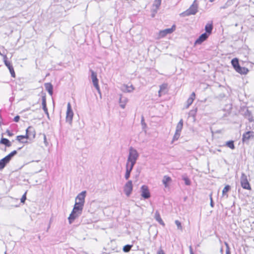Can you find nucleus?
<instances>
[{"mask_svg":"<svg viewBox=\"0 0 254 254\" xmlns=\"http://www.w3.org/2000/svg\"><path fill=\"white\" fill-rule=\"evenodd\" d=\"M122 90L125 92H131L134 90V88L132 85L128 86L127 85H124L122 87Z\"/></svg>","mask_w":254,"mask_h":254,"instance_id":"5701e85b","label":"nucleus"},{"mask_svg":"<svg viewBox=\"0 0 254 254\" xmlns=\"http://www.w3.org/2000/svg\"><path fill=\"white\" fill-rule=\"evenodd\" d=\"M136 162H127L126 165V169L132 171V169L135 164Z\"/></svg>","mask_w":254,"mask_h":254,"instance_id":"a878e982","label":"nucleus"},{"mask_svg":"<svg viewBox=\"0 0 254 254\" xmlns=\"http://www.w3.org/2000/svg\"><path fill=\"white\" fill-rule=\"evenodd\" d=\"M73 113L71 108V104L69 102L67 105V110L66 113V122L68 123L70 125L71 124Z\"/></svg>","mask_w":254,"mask_h":254,"instance_id":"39448f33","label":"nucleus"},{"mask_svg":"<svg viewBox=\"0 0 254 254\" xmlns=\"http://www.w3.org/2000/svg\"><path fill=\"white\" fill-rule=\"evenodd\" d=\"M231 188L229 185H226L222 190V194L223 196L225 195V194L230 190Z\"/></svg>","mask_w":254,"mask_h":254,"instance_id":"f704fd0d","label":"nucleus"},{"mask_svg":"<svg viewBox=\"0 0 254 254\" xmlns=\"http://www.w3.org/2000/svg\"><path fill=\"white\" fill-rule=\"evenodd\" d=\"M24 138H26V139H32L30 136H29L28 134H27V133L26 132V134L25 135H24Z\"/></svg>","mask_w":254,"mask_h":254,"instance_id":"09e8293b","label":"nucleus"},{"mask_svg":"<svg viewBox=\"0 0 254 254\" xmlns=\"http://www.w3.org/2000/svg\"><path fill=\"white\" fill-rule=\"evenodd\" d=\"M132 183L131 180L128 181L125 184L124 188V191L127 196H129L132 190Z\"/></svg>","mask_w":254,"mask_h":254,"instance_id":"6e6552de","label":"nucleus"},{"mask_svg":"<svg viewBox=\"0 0 254 254\" xmlns=\"http://www.w3.org/2000/svg\"><path fill=\"white\" fill-rule=\"evenodd\" d=\"M44 142L46 146H47L48 145V143L47 141L46 136L45 134H44Z\"/></svg>","mask_w":254,"mask_h":254,"instance_id":"a18cd8bd","label":"nucleus"},{"mask_svg":"<svg viewBox=\"0 0 254 254\" xmlns=\"http://www.w3.org/2000/svg\"><path fill=\"white\" fill-rule=\"evenodd\" d=\"M90 71L91 72V77L92 80L93 84L95 88L100 93V88L98 84V79L97 77V73L92 69H90Z\"/></svg>","mask_w":254,"mask_h":254,"instance_id":"0eeeda50","label":"nucleus"},{"mask_svg":"<svg viewBox=\"0 0 254 254\" xmlns=\"http://www.w3.org/2000/svg\"><path fill=\"white\" fill-rule=\"evenodd\" d=\"M175 29L176 26L175 25H173L170 28H167L163 30H161L159 32V37L161 38L164 37L166 36L167 34L173 33L175 30Z\"/></svg>","mask_w":254,"mask_h":254,"instance_id":"1a4fd4ad","label":"nucleus"},{"mask_svg":"<svg viewBox=\"0 0 254 254\" xmlns=\"http://www.w3.org/2000/svg\"><path fill=\"white\" fill-rule=\"evenodd\" d=\"M189 250H190V254H194V253L193 252V250H192V248L191 246H190L189 247Z\"/></svg>","mask_w":254,"mask_h":254,"instance_id":"de8ad7c7","label":"nucleus"},{"mask_svg":"<svg viewBox=\"0 0 254 254\" xmlns=\"http://www.w3.org/2000/svg\"><path fill=\"white\" fill-rule=\"evenodd\" d=\"M181 135V132L176 131L175 133L173 136V141L177 140Z\"/></svg>","mask_w":254,"mask_h":254,"instance_id":"e433bc0d","label":"nucleus"},{"mask_svg":"<svg viewBox=\"0 0 254 254\" xmlns=\"http://www.w3.org/2000/svg\"><path fill=\"white\" fill-rule=\"evenodd\" d=\"M225 244H226V245L227 246V250H226V254H230V250H229V248L228 245L226 243H225Z\"/></svg>","mask_w":254,"mask_h":254,"instance_id":"37998d69","label":"nucleus"},{"mask_svg":"<svg viewBox=\"0 0 254 254\" xmlns=\"http://www.w3.org/2000/svg\"><path fill=\"white\" fill-rule=\"evenodd\" d=\"M17 153L16 150H14L12 151L10 153L5 157V158L7 160V161L9 162L11 158L16 154Z\"/></svg>","mask_w":254,"mask_h":254,"instance_id":"c85d7f7f","label":"nucleus"},{"mask_svg":"<svg viewBox=\"0 0 254 254\" xmlns=\"http://www.w3.org/2000/svg\"><path fill=\"white\" fill-rule=\"evenodd\" d=\"M132 245H127L123 247V250L125 253H127L130 250Z\"/></svg>","mask_w":254,"mask_h":254,"instance_id":"72a5a7b5","label":"nucleus"},{"mask_svg":"<svg viewBox=\"0 0 254 254\" xmlns=\"http://www.w3.org/2000/svg\"><path fill=\"white\" fill-rule=\"evenodd\" d=\"M214 0H209L210 2H213Z\"/></svg>","mask_w":254,"mask_h":254,"instance_id":"5fc2aeb1","label":"nucleus"},{"mask_svg":"<svg viewBox=\"0 0 254 254\" xmlns=\"http://www.w3.org/2000/svg\"><path fill=\"white\" fill-rule=\"evenodd\" d=\"M83 206L84 205L80 202H77V201L75 202L73 210L68 218L70 224L72 223L77 217L81 214Z\"/></svg>","mask_w":254,"mask_h":254,"instance_id":"f257e3e1","label":"nucleus"},{"mask_svg":"<svg viewBox=\"0 0 254 254\" xmlns=\"http://www.w3.org/2000/svg\"><path fill=\"white\" fill-rule=\"evenodd\" d=\"M175 223L177 226L178 229L180 230H183V227H182L181 223L179 220H175Z\"/></svg>","mask_w":254,"mask_h":254,"instance_id":"4c0bfd02","label":"nucleus"},{"mask_svg":"<svg viewBox=\"0 0 254 254\" xmlns=\"http://www.w3.org/2000/svg\"><path fill=\"white\" fill-rule=\"evenodd\" d=\"M167 88V84H163L160 86V90H161V91H162L163 92V94H165L167 92V91H166Z\"/></svg>","mask_w":254,"mask_h":254,"instance_id":"473e14b6","label":"nucleus"},{"mask_svg":"<svg viewBox=\"0 0 254 254\" xmlns=\"http://www.w3.org/2000/svg\"><path fill=\"white\" fill-rule=\"evenodd\" d=\"M162 0H154V3L153 4V7H155V8L152 9V11L154 13L152 16H154V14L156 13H157L158 9H159Z\"/></svg>","mask_w":254,"mask_h":254,"instance_id":"dca6fc26","label":"nucleus"},{"mask_svg":"<svg viewBox=\"0 0 254 254\" xmlns=\"http://www.w3.org/2000/svg\"><path fill=\"white\" fill-rule=\"evenodd\" d=\"M254 137V132L252 131H248L244 133L242 137L243 142H248L249 140L251 138Z\"/></svg>","mask_w":254,"mask_h":254,"instance_id":"9b49d317","label":"nucleus"},{"mask_svg":"<svg viewBox=\"0 0 254 254\" xmlns=\"http://www.w3.org/2000/svg\"><path fill=\"white\" fill-rule=\"evenodd\" d=\"M209 35H208L206 33H204L202 34L195 41V44H200L205 40H206Z\"/></svg>","mask_w":254,"mask_h":254,"instance_id":"ddd939ff","label":"nucleus"},{"mask_svg":"<svg viewBox=\"0 0 254 254\" xmlns=\"http://www.w3.org/2000/svg\"><path fill=\"white\" fill-rule=\"evenodd\" d=\"M20 117L19 116H16L14 118L13 121L15 122H18L19 121Z\"/></svg>","mask_w":254,"mask_h":254,"instance_id":"c03bdc74","label":"nucleus"},{"mask_svg":"<svg viewBox=\"0 0 254 254\" xmlns=\"http://www.w3.org/2000/svg\"><path fill=\"white\" fill-rule=\"evenodd\" d=\"M9 72L11 74V75L12 77H15V72H14V69H13V67H11V68H10L9 69Z\"/></svg>","mask_w":254,"mask_h":254,"instance_id":"79ce46f5","label":"nucleus"},{"mask_svg":"<svg viewBox=\"0 0 254 254\" xmlns=\"http://www.w3.org/2000/svg\"><path fill=\"white\" fill-rule=\"evenodd\" d=\"M210 206L213 207L214 206V203L213 202V200H212V198L211 197V196H210Z\"/></svg>","mask_w":254,"mask_h":254,"instance_id":"3c124183","label":"nucleus"},{"mask_svg":"<svg viewBox=\"0 0 254 254\" xmlns=\"http://www.w3.org/2000/svg\"><path fill=\"white\" fill-rule=\"evenodd\" d=\"M231 64L235 70L241 74H246L249 71L247 68L245 67H241L239 63V60L237 58H234L232 60Z\"/></svg>","mask_w":254,"mask_h":254,"instance_id":"7ed1b4c3","label":"nucleus"},{"mask_svg":"<svg viewBox=\"0 0 254 254\" xmlns=\"http://www.w3.org/2000/svg\"><path fill=\"white\" fill-rule=\"evenodd\" d=\"M128 102V99L127 97H124L122 95H120V98L119 99V103L120 107L124 109L126 107V104Z\"/></svg>","mask_w":254,"mask_h":254,"instance_id":"f3484780","label":"nucleus"},{"mask_svg":"<svg viewBox=\"0 0 254 254\" xmlns=\"http://www.w3.org/2000/svg\"><path fill=\"white\" fill-rule=\"evenodd\" d=\"M0 143L5 145L6 147H10L11 145L10 141L8 139L5 138H1L0 140Z\"/></svg>","mask_w":254,"mask_h":254,"instance_id":"393cba45","label":"nucleus"},{"mask_svg":"<svg viewBox=\"0 0 254 254\" xmlns=\"http://www.w3.org/2000/svg\"><path fill=\"white\" fill-rule=\"evenodd\" d=\"M138 157L139 154L137 152V150L132 147H130L129 149V154L127 157V161L136 162V161Z\"/></svg>","mask_w":254,"mask_h":254,"instance_id":"20e7f679","label":"nucleus"},{"mask_svg":"<svg viewBox=\"0 0 254 254\" xmlns=\"http://www.w3.org/2000/svg\"><path fill=\"white\" fill-rule=\"evenodd\" d=\"M185 183L186 185L189 186L190 185V181L188 177H184L183 178Z\"/></svg>","mask_w":254,"mask_h":254,"instance_id":"ea45409f","label":"nucleus"},{"mask_svg":"<svg viewBox=\"0 0 254 254\" xmlns=\"http://www.w3.org/2000/svg\"><path fill=\"white\" fill-rule=\"evenodd\" d=\"M131 172V171L127 170L126 169V174L125 175V178L126 179V180H127L129 179L130 175Z\"/></svg>","mask_w":254,"mask_h":254,"instance_id":"58836bf2","label":"nucleus"},{"mask_svg":"<svg viewBox=\"0 0 254 254\" xmlns=\"http://www.w3.org/2000/svg\"><path fill=\"white\" fill-rule=\"evenodd\" d=\"M195 96V94L194 92H192L187 101V105L186 106V108H188L192 104L194 100Z\"/></svg>","mask_w":254,"mask_h":254,"instance_id":"6ab92c4d","label":"nucleus"},{"mask_svg":"<svg viewBox=\"0 0 254 254\" xmlns=\"http://www.w3.org/2000/svg\"><path fill=\"white\" fill-rule=\"evenodd\" d=\"M171 181V178L168 176H165L163 177L162 182L164 184V186L166 188L168 186V184Z\"/></svg>","mask_w":254,"mask_h":254,"instance_id":"b1692460","label":"nucleus"},{"mask_svg":"<svg viewBox=\"0 0 254 254\" xmlns=\"http://www.w3.org/2000/svg\"><path fill=\"white\" fill-rule=\"evenodd\" d=\"M163 94V92L162 91H161V90H159V91H158V94H159V96L160 97L161 96V95Z\"/></svg>","mask_w":254,"mask_h":254,"instance_id":"603ef678","label":"nucleus"},{"mask_svg":"<svg viewBox=\"0 0 254 254\" xmlns=\"http://www.w3.org/2000/svg\"><path fill=\"white\" fill-rule=\"evenodd\" d=\"M226 146H227L228 147L231 148V149H234L235 148L234 141L233 140H229L228 141H227L226 142Z\"/></svg>","mask_w":254,"mask_h":254,"instance_id":"2f4dec72","label":"nucleus"},{"mask_svg":"<svg viewBox=\"0 0 254 254\" xmlns=\"http://www.w3.org/2000/svg\"><path fill=\"white\" fill-rule=\"evenodd\" d=\"M46 90L48 92L50 95H52L53 93V86L51 83H46L44 84Z\"/></svg>","mask_w":254,"mask_h":254,"instance_id":"aec40b11","label":"nucleus"},{"mask_svg":"<svg viewBox=\"0 0 254 254\" xmlns=\"http://www.w3.org/2000/svg\"><path fill=\"white\" fill-rule=\"evenodd\" d=\"M6 133H7L8 135H9V136H11L13 135V133L11 132L9 130H6Z\"/></svg>","mask_w":254,"mask_h":254,"instance_id":"49530a36","label":"nucleus"},{"mask_svg":"<svg viewBox=\"0 0 254 254\" xmlns=\"http://www.w3.org/2000/svg\"><path fill=\"white\" fill-rule=\"evenodd\" d=\"M245 117L248 119L249 122H252L253 121V117L251 112L247 109L244 114Z\"/></svg>","mask_w":254,"mask_h":254,"instance_id":"4be33fe9","label":"nucleus"},{"mask_svg":"<svg viewBox=\"0 0 254 254\" xmlns=\"http://www.w3.org/2000/svg\"><path fill=\"white\" fill-rule=\"evenodd\" d=\"M198 4L196 2V0H194L192 4L190 6L186 11L182 12L180 15L182 17L188 16L190 15H194L198 11Z\"/></svg>","mask_w":254,"mask_h":254,"instance_id":"f03ea898","label":"nucleus"},{"mask_svg":"<svg viewBox=\"0 0 254 254\" xmlns=\"http://www.w3.org/2000/svg\"><path fill=\"white\" fill-rule=\"evenodd\" d=\"M86 193V191H82L81 192L79 193L75 198V202L77 201V202H80L81 204L84 205Z\"/></svg>","mask_w":254,"mask_h":254,"instance_id":"f8f14e48","label":"nucleus"},{"mask_svg":"<svg viewBox=\"0 0 254 254\" xmlns=\"http://www.w3.org/2000/svg\"><path fill=\"white\" fill-rule=\"evenodd\" d=\"M241 185L244 189L251 190V187L249 183L246 175L243 173L241 177Z\"/></svg>","mask_w":254,"mask_h":254,"instance_id":"423d86ee","label":"nucleus"},{"mask_svg":"<svg viewBox=\"0 0 254 254\" xmlns=\"http://www.w3.org/2000/svg\"><path fill=\"white\" fill-rule=\"evenodd\" d=\"M24 139V135H18L16 137V140L21 143H27L26 141H24L23 139Z\"/></svg>","mask_w":254,"mask_h":254,"instance_id":"c9c22d12","label":"nucleus"},{"mask_svg":"<svg viewBox=\"0 0 254 254\" xmlns=\"http://www.w3.org/2000/svg\"><path fill=\"white\" fill-rule=\"evenodd\" d=\"M26 132L28 134L29 136L33 139L35 137L36 132L34 128L32 126H29L26 130Z\"/></svg>","mask_w":254,"mask_h":254,"instance_id":"2eb2a0df","label":"nucleus"},{"mask_svg":"<svg viewBox=\"0 0 254 254\" xmlns=\"http://www.w3.org/2000/svg\"><path fill=\"white\" fill-rule=\"evenodd\" d=\"M139 172H138V174L136 175V178H137L138 177V176L139 175Z\"/></svg>","mask_w":254,"mask_h":254,"instance_id":"864d4df0","label":"nucleus"},{"mask_svg":"<svg viewBox=\"0 0 254 254\" xmlns=\"http://www.w3.org/2000/svg\"><path fill=\"white\" fill-rule=\"evenodd\" d=\"M42 105L43 110H44L45 113L49 117V115L48 113V108L47 107L46 97L45 93H44L42 96Z\"/></svg>","mask_w":254,"mask_h":254,"instance_id":"4468645a","label":"nucleus"},{"mask_svg":"<svg viewBox=\"0 0 254 254\" xmlns=\"http://www.w3.org/2000/svg\"><path fill=\"white\" fill-rule=\"evenodd\" d=\"M9 162L4 157L0 160V170L3 169Z\"/></svg>","mask_w":254,"mask_h":254,"instance_id":"cd10ccee","label":"nucleus"},{"mask_svg":"<svg viewBox=\"0 0 254 254\" xmlns=\"http://www.w3.org/2000/svg\"><path fill=\"white\" fill-rule=\"evenodd\" d=\"M213 29V23L212 22H211L210 23H207L205 26V30L206 31L205 33H207L208 35H210Z\"/></svg>","mask_w":254,"mask_h":254,"instance_id":"412c9836","label":"nucleus"},{"mask_svg":"<svg viewBox=\"0 0 254 254\" xmlns=\"http://www.w3.org/2000/svg\"><path fill=\"white\" fill-rule=\"evenodd\" d=\"M233 3V0H228L225 4L220 7V9H225L228 7L229 6L232 5Z\"/></svg>","mask_w":254,"mask_h":254,"instance_id":"c756f323","label":"nucleus"},{"mask_svg":"<svg viewBox=\"0 0 254 254\" xmlns=\"http://www.w3.org/2000/svg\"><path fill=\"white\" fill-rule=\"evenodd\" d=\"M154 218L160 224H161L163 226H165V223L161 219L159 212L158 210L156 211L155 212Z\"/></svg>","mask_w":254,"mask_h":254,"instance_id":"a211bd4d","label":"nucleus"},{"mask_svg":"<svg viewBox=\"0 0 254 254\" xmlns=\"http://www.w3.org/2000/svg\"><path fill=\"white\" fill-rule=\"evenodd\" d=\"M143 122V118L142 117L141 122Z\"/></svg>","mask_w":254,"mask_h":254,"instance_id":"6e6d98bb","label":"nucleus"},{"mask_svg":"<svg viewBox=\"0 0 254 254\" xmlns=\"http://www.w3.org/2000/svg\"><path fill=\"white\" fill-rule=\"evenodd\" d=\"M157 254H165L164 251L162 249H160V250L158 251V252H157Z\"/></svg>","mask_w":254,"mask_h":254,"instance_id":"8fccbe9b","label":"nucleus"},{"mask_svg":"<svg viewBox=\"0 0 254 254\" xmlns=\"http://www.w3.org/2000/svg\"><path fill=\"white\" fill-rule=\"evenodd\" d=\"M26 199V192H25V193L22 195L20 201L21 203H24L25 201V200Z\"/></svg>","mask_w":254,"mask_h":254,"instance_id":"a19ab883","label":"nucleus"},{"mask_svg":"<svg viewBox=\"0 0 254 254\" xmlns=\"http://www.w3.org/2000/svg\"><path fill=\"white\" fill-rule=\"evenodd\" d=\"M141 196L144 199H148L150 197V192L147 186L143 185L141 188Z\"/></svg>","mask_w":254,"mask_h":254,"instance_id":"9d476101","label":"nucleus"},{"mask_svg":"<svg viewBox=\"0 0 254 254\" xmlns=\"http://www.w3.org/2000/svg\"><path fill=\"white\" fill-rule=\"evenodd\" d=\"M3 60H4V64L7 67L8 69L11 68V67H13L12 64H11V63L7 60L6 56L5 55L4 56Z\"/></svg>","mask_w":254,"mask_h":254,"instance_id":"7c9ffc66","label":"nucleus"},{"mask_svg":"<svg viewBox=\"0 0 254 254\" xmlns=\"http://www.w3.org/2000/svg\"><path fill=\"white\" fill-rule=\"evenodd\" d=\"M183 119H181L177 125L176 131L177 132H181L182 129L183 128Z\"/></svg>","mask_w":254,"mask_h":254,"instance_id":"bb28decb","label":"nucleus"}]
</instances>
